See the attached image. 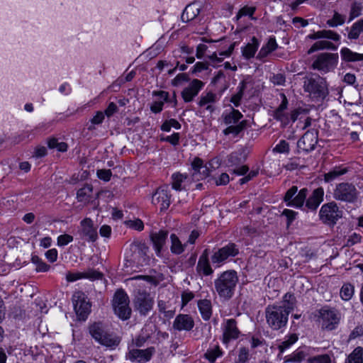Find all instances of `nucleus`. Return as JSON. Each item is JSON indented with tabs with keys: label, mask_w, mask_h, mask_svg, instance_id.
<instances>
[{
	"label": "nucleus",
	"mask_w": 363,
	"mask_h": 363,
	"mask_svg": "<svg viewBox=\"0 0 363 363\" xmlns=\"http://www.w3.org/2000/svg\"><path fill=\"white\" fill-rule=\"evenodd\" d=\"M295 298L292 294H286L279 305L268 306L266 308V320L273 330L284 327L288 321L289 314L294 308Z\"/></svg>",
	"instance_id": "f257e3e1"
},
{
	"label": "nucleus",
	"mask_w": 363,
	"mask_h": 363,
	"mask_svg": "<svg viewBox=\"0 0 363 363\" xmlns=\"http://www.w3.org/2000/svg\"><path fill=\"white\" fill-rule=\"evenodd\" d=\"M238 282L237 272L234 270H228L221 273L215 279V289L220 298L228 300L233 296Z\"/></svg>",
	"instance_id": "f03ea898"
},
{
	"label": "nucleus",
	"mask_w": 363,
	"mask_h": 363,
	"mask_svg": "<svg viewBox=\"0 0 363 363\" xmlns=\"http://www.w3.org/2000/svg\"><path fill=\"white\" fill-rule=\"evenodd\" d=\"M308 38L311 40H319L315 42L308 50V53L311 54L313 52L320 50H335L337 47L330 41L321 39H329L334 41H339L340 39V35L331 30H321L317 32H313L308 35Z\"/></svg>",
	"instance_id": "7ed1b4c3"
},
{
	"label": "nucleus",
	"mask_w": 363,
	"mask_h": 363,
	"mask_svg": "<svg viewBox=\"0 0 363 363\" xmlns=\"http://www.w3.org/2000/svg\"><path fill=\"white\" fill-rule=\"evenodd\" d=\"M243 115L237 109L232 108L230 112L225 111L222 114L223 123L226 128L223 130L225 135H232L235 137L245 128L247 121H241Z\"/></svg>",
	"instance_id": "20e7f679"
},
{
	"label": "nucleus",
	"mask_w": 363,
	"mask_h": 363,
	"mask_svg": "<svg viewBox=\"0 0 363 363\" xmlns=\"http://www.w3.org/2000/svg\"><path fill=\"white\" fill-rule=\"evenodd\" d=\"M303 89L312 98H325L328 94L325 79L318 74L307 75L303 78Z\"/></svg>",
	"instance_id": "39448f33"
},
{
	"label": "nucleus",
	"mask_w": 363,
	"mask_h": 363,
	"mask_svg": "<svg viewBox=\"0 0 363 363\" xmlns=\"http://www.w3.org/2000/svg\"><path fill=\"white\" fill-rule=\"evenodd\" d=\"M358 190L355 185L349 182H341L336 185L333 198L342 202L354 203L358 198Z\"/></svg>",
	"instance_id": "423d86ee"
},
{
	"label": "nucleus",
	"mask_w": 363,
	"mask_h": 363,
	"mask_svg": "<svg viewBox=\"0 0 363 363\" xmlns=\"http://www.w3.org/2000/svg\"><path fill=\"white\" fill-rule=\"evenodd\" d=\"M342 217V211L335 201L323 204L319 211L320 220L328 225H334Z\"/></svg>",
	"instance_id": "0eeeda50"
},
{
	"label": "nucleus",
	"mask_w": 363,
	"mask_h": 363,
	"mask_svg": "<svg viewBox=\"0 0 363 363\" xmlns=\"http://www.w3.org/2000/svg\"><path fill=\"white\" fill-rule=\"evenodd\" d=\"M113 308L116 315L121 319L130 318L131 310L129 307L128 296L123 290H118L113 298Z\"/></svg>",
	"instance_id": "6e6552de"
},
{
	"label": "nucleus",
	"mask_w": 363,
	"mask_h": 363,
	"mask_svg": "<svg viewBox=\"0 0 363 363\" xmlns=\"http://www.w3.org/2000/svg\"><path fill=\"white\" fill-rule=\"evenodd\" d=\"M239 254V248L237 245L230 242L226 245L214 251L211 257V262L220 267L228 259L234 257Z\"/></svg>",
	"instance_id": "1a4fd4ad"
},
{
	"label": "nucleus",
	"mask_w": 363,
	"mask_h": 363,
	"mask_svg": "<svg viewBox=\"0 0 363 363\" xmlns=\"http://www.w3.org/2000/svg\"><path fill=\"white\" fill-rule=\"evenodd\" d=\"M337 54L322 53L314 60L312 67L323 73H327L335 68L337 63Z\"/></svg>",
	"instance_id": "9d476101"
},
{
	"label": "nucleus",
	"mask_w": 363,
	"mask_h": 363,
	"mask_svg": "<svg viewBox=\"0 0 363 363\" xmlns=\"http://www.w3.org/2000/svg\"><path fill=\"white\" fill-rule=\"evenodd\" d=\"M74 309L80 320H85L90 312L91 304L85 294L81 291L75 292L72 296Z\"/></svg>",
	"instance_id": "9b49d317"
},
{
	"label": "nucleus",
	"mask_w": 363,
	"mask_h": 363,
	"mask_svg": "<svg viewBox=\"0 0 363 363\" xmlns=\"http://www.w3.org/2000/svg\"><path fill=\"white\" fill-rule=\"evenodd\" d=\"M319 313L323 328L328 330L336 328L340 320V313L336 310L324 307Z\"/></svg>",
	"instance_id": "f8f14e48"
},
{
	"label": "nucleus",
	"mask_w": 363,
	"mask_h": 363,
	"mask_svg": "<svg viewBox=\"0 0 363 363\" xmlns=\"http://www.w3.org/2000/svg\"><path fill=\"white\" fill-rule=\"evenodd\" d=\"M237 321L234 318L226 319L222 325L223 330V342L225 345L228 344L231 340H236L240 335V331L238 328Z\"/></svg>",
	"instance_id": "ddd939ff"
},
{
	"label": "nucleus",
	"mask_w": 363,
	"mask_h": 363,
	"mask_svg": "<svg viewBox=\"0 0 363 363\" xmlns=\"http://www.w3.org/2000/svg\"><path fill=\"white\" fill-rule=\"evenodd\" d=\"M318 143V130L311 129L304 133L297 143V147L303 152H311L313 150Z\"/></svg>",
	"instance_id": "4468645a"
},
{
	"label": "nucleus",
	"mask_w": 363,
	"mask_h": 363,
	"mask_svg": "<svg viewBox=\"0 0 363 363\" xmlns=\"http://www.w3.org/2000/svg\"><path fill=\"white\" fill-rule=\"evenodd\" d=\"M152 202L154 205L159 206L161 211L167 209L170 204L167 188H158L152 196Z\"/></svg>",
	"instance_id": "2eb2a0df"
},
{
	"label": "nucleus",
	"mask_w": 363,
	"mask_h": 363,
	"mask_svg": "<svg viewBox=\"0 0 363 363\" xmlns=\"http://www.w3.org/2000/svg\"><path fill=\"white\" fill-rule=\"evenodd\" d=\"M93 333L94 339L96 342L102 346L109 348L110 350H114L120 342V338L115 333L111 331L102 339L97 332V330H93Z\"/></svg>",
	"instance_id": "dca6fc26"
},
{
	"label": "nucleus",
	"mask_w": 363,
	"mask_h": 363,
	"mask_svg": "<svg viewBox=\"0 0 363 363\" xmlns=\"http://www.w3.org/2000/svg\"><path fill=\"white\" fill-rule=\"evenodd\" d=\"M93 333L94 339L96 342L102 346L109 348L110 350H114L120 342V338L115 333L111 331L102 339L97 332V330H93Z\"/></svg>",
	"instance_id": "f3484780"
},
{
	"label": "nucleus",
	"mask_w": 363,
	"mask_h": 363,
	"mask_svg": "<svg viewBox=\"0 0 363 363\" xmlns=\"http://www.w3.org/2000/svg\"><path fill=\"white\" fill-rule=\"evenodd\" d=\"M204 84L199 79H193L189 86L182 92V96L185 102H190L199 94Z\"/></svg>",
	"instance_id": "a211bd4d"
},
{
	"label": "nucleus",
	"mask_w": 363,
	"mask_h": 363,
	"mask_svg": "<svg viewBox=\"0 0 363 363\" xmlns=\"http://www.w3.org/2000/svg\"><path fill=\"white\" fill-rule=\"evenodd\" d=\"M173 328L182 331H189L194 326L193 318L187 314H179L173 322Z\"/></svg>",
	"instance_id": "6ab92c4d"
},
{
	"label": "nucleus",
	"mask_w": 363,
	"mask_h": 363,
	"mask_svg": "<svg viewBox=\"0 0 363 363\" xmlns=\"http://www.w3.org/2000/svg\"><path fill=\"white\" fill-rule=\"evenodd\" d=\"M282 101L279 107L274 113V118L280 121L283 125H286L290 123L289 115L286 112L288 106V100L285 94L281 95Z\"/></svg>",
	"instance_id": "aec40b11"
},
{
	"label": "nucleus",
	"mask_w": 363,
	"mask_h": 363,
	"mask_svg": "<svg viewBox=\"0 0 363 363\" xmlns=\"http://www.w3.org/2000/svg\"><path fill=\"white\" fill-rule=\"evenodd\" d=\"M153 299L146 291L138 294V310L142 315H145L152 308Z\"/></svg>",
	"instance_id": "412c9836"
},
{
	"label": "nucleus",
	"mask_w": 363,
	"mask_h": 363,
	"mask_svg": "<svg viewBox=\"0 0 363 363\" xmlns=\"http://www.w3.org/2000/svg\"><path fill=\"white\" fill-rule=\"evenodd\" d=\"M323 196L324 190L322 187L314 189L312 194L306 201V206L311 211H315L323 201Z\"/></svg>",
	"instance_id": "4be33fe9"
},
{
	"label": "nucleus",
	"mask_w": 363,
	"mask_h": 363,
	"mask_svg": "<svg viewBox=\"0 0 363 363\" xmlns=\"http://www.w3.org/2000/svg\"><path fill=\"white\" fill-rule=\"evenodd\" d=\"M196 270L198 273L204 276H209L213 274V270L212 269L209 263L208 253L207 250H205L202 255L199 257L196 265Z\"/></svg>",
	"instance_id": "5701e85b"
},
{
	"label": "nucleus",
	"mask_w": 363,
	"mask_h": 363,
	"mask_svg": "<svg viewBox=\"0 0 363 363\" xmlns=\"http://www.w3.org/2000/svg\"><path fill=\"white\" fill-rule=\"evenodd\" d=\"M82 233L89 241L94 242L97 238L96 230L93 226L92 220L89 218H85L81 222Z\"/></svg>",
	"instance_id": "b1692460"
},
{
	"label": "nucleus",
	"mask_w": 363,
	"mask_h": 363,
	"mask_svg": "<svg viewBox=\"0 0 363 363\" xmlns=\"http://www.w3.org/2000/svg\"><path fill=\"white\" fill-rule=\"evenodd\" d=\"M217 101V96L212 92L203 94L199 101V105L201 107H205L206 110L212 113L214 111L213 104Z\"/></svg>",
	"instance_id": "393cba45"
},
{
	"label": "nucleus",
	"mask_w": 363,
	"mask_h": 363,
	"mask_svg": "<svg viewBox=\"0 0 363 363\" xmlns=\"http://www.w3.org/2000/svg\"><path fill=\"white\" fill-rule=\"evenodd\" d=\"M200 13V6L197 4H191L186 6L181 18L184 22L194 20Z\"/></svg>",
	"instance_id": "a878e982"
},
{
	"label": "nucleus",
	"mask_w": 363,
	"mask_h": 363,
	"mask_svg": "<svg viewBox=\"0 0 363 363\" xmlns=\"http://www.w3.org/2000/svg\"><path fill=\"white\" fill-rule=\"evenodd\" d=\"M167 235V231L164 230H160V232L152 235L151 239L157 255H160L161 250L166 242Z\"/></svg>",
	"instance_id": "bb28decb"
},
{
	"label": "nucleus",
	"mask_w": 363,
	"mask_h": 363,
	"mask_svg": "<svg viewBox=\"0 0 363 363\" xmlns=\"http://www.w3.org/2000/svg\"><path fill=\"white\" fill-rule=\"evenodd\" d=\"M342 60L347 62L363 61V54L352 51L348 48H342L340 50Z\"/></svg>",
	"instance_id": "cd10ccee"
},
{
	"label": "nucleus",
	"mask_w": 363,
	"mask_h": 363,
	"mask_svg": "<svg viewBox=\"0 0 363 363\" xmlns=\"http://www.w3.org/2000/svg\"><path fill=\"white\" fill-rule=\"evenodd\" d=\"M259 43L255 37L251 40V43H247L245 46L242 48V54L245 59H250L253 57L259 48Z\"/></svg>",
	"instance_id": "c85d7f7f"
},
{
	"label": "nucleus",
	"mask_w": 363,
	"mask_h": 363,
	"mask_svg": "<svg viewBox=\"0 0 363 363\" xmlns=\"http://www.w3.org/2000/svg\"><path fill=\"white\" fill-rule=\"evenodd\" d=\"M172 188L177 191H181L182 189H186V183L189 182L187 177L186 175L177 173L173 174L172 176Z\"/></svg>",
	"instance_id": "c756f323"
},
{
	"label": "nucleus",
	"mask_w": 363,
	"mask_h": 363,
	"mask_svg": "<svg viewBox=\"0 0 363 363\" xmlns=\"http://www.w3.org/2000/svg\"><path fill=\"white\" fill-rule=\"evenodd\" d=\"M198 307L203 319L208 320L212 315L211 303L209 300L203 299L198 302Z\"/></svg>",
	"instance_id": "7c9ffc66"
},
{
	"label": "nucleus",
	"mask_w": 363,
	"mask_h": 363,
	"mask_svg": "<svg viewBox=\"0 0 363 363\" xmlns=\"http://www.w3.org/2000/svg\"><path fill=\"white\" fill-rule=\"evenodd\" d=\"M308 194V189L306 188L301 189L297 195L291 201L287 203L288 206H293L296 208H300L303 206L304 202L306 201V196Z\"/></svg>",
	"instance_id": "2f4dec72"
},
{
	"label": "nucleus",
	"mask_w": 363,
	"mask_h": 363,
	"mask_svg": "<svg viewBox=\"0 0 363 363\" xmlns=\"http://www.w3.org/2000/svg\"><path fill=\"white\" fill-rule=\"evenodd\" d=\"M363 33V18L353 23L348 33L347 38L350 40H357Z\"/></svg>",
	"instance_id": "473e14b6"
},
{
	"label": "nucleus",
	"mask_w": 363,
	"mask_h": 363,
	"mask_svg": "<svg viewBox=\"0 0 363 363\" xmlns=\"http://www.w3.org/2000/svg\"><path fill=\"white\" fill-rule=\"evenodd\" d=\"M170 239L172 242L170 247L171 252L176 255L182 254L184 252L186 244H182L179 238L175 234H172L170 235Z\"/></svg>",
	"instance_id": "72a5a7b5"
},
{
	"label": "nucleus",
	"mask_w": 363,
	"mask_h": 363,
	"mask_svg": "<svg viewBox=\"0 0 363 363\" xmlns=\"http://www.w3.org/2000/svg\"><path fill=\"white\" fill-rule=\"evenodd\" d=\"M138 281H143L138 285L141 286V285L144 286L145 289H150L152 286H156L157 285V281L155 277L149 275H138L137 277Z\"/></svg>",
	"instance_id": "f704fd0d"
},
{
	"label": "nucleus",
	"mask_w": 363,
	"mask_h": 363,
	"mask_svg": "<svg viewBox=\"0 0 363 363\" xmlns=\"http://www.w3.org/2000/svg\"><path fill=\"white\" fill-rule=\"evenodd\" d=\"M223 352L218 345H215L208 348L204 354V357L208 360L209 362L213 363L216 358L221 357Z\"/></svg>",
	"instance_id": "c9c22d12"
},
{
	"label": "nucleus",
	"mask_w": 363,
	"mask_h": 363,
	"mask_svg": "<svg viewBox=\"0 0 363 363\" xmlns=\"http://www.w3.org/2000/svg\"><path fill=\"white\" fill-rule=\"evenodd\" d=\"M363 348L356 347L348 356L346 363H363Z\"/></svg>",
	"instance_id": "e433bc0d"
},
{
	"label": "nucleus",
	"mask_w": 363,
	"mask_h": 363,
	"mask_svg": "<svg viewBox=\"0 0 363 363\" xmlns=\"http://www.w3.org/2000/svg\"><path fill=\"white\" fill-rule=\"evenodd\" d=\"M155 352V350L153 347H150L145 350H138V362H148L152 357Z\"/></svg>",
	"instance_id": "4c0bfd02"
},
{
	"label": "nucleus",
	"mask_w": 363,
	"mask_h": 363,
	"mask_svg": "<svg viewBox=\"0 0 363 363\" xmlns=\"http://www.w3.org/2000/svg\"><path fill=\"white\" fill-rule=\"evenodd\" d=\"M345 22V16L335 11L333 17L326 22L327 25L331 28H335L342 26Z\"/></svg>",
	"instance_id": "58836bf2"
},
{
	"label": "nucleus",
	"mask_w": 363,
	"mask_h": 363,
	"mask_svg": "<svg viewBox=\"0 0 363 363\" xmlns=\"http://www.w3.org/2000/svg\"><path fill=\"white\" fill-rule=\"evenodd\" d=\"M89 333L94 338L93 330H97V332L101 337V339L106 335L110 331L108 328L101 323H94L89 326Z\"/></svg>",
	"instance_id": "ea45409f"
},
{
	"label": "nucleus",
	"mask_w": 363,
	"mask_h": 363,
	"mask_svg": "<svg viewBox=\"0 0 363 363\" xmlns=\"http://www.w3.org/2000/svg\"><path fill=\"white\" fill-rule=\"evenodd\" d=\"M245 87H246V82L245 81H242L238 86V93L234 94L230 99V101L235 105V106H236V107L239 106L240 101L241 99L242 98L244 90L245 89Z\"/></svg>",
	"instance_id": "a19ab883"
},
{
	"label": "nucleus",
	"mask_w": 363,
	"mask_h": 363,
	"mask_svg": "<svg viewBox=\"0 0 363 363\" xmlns=\"http://www.w3.org/2000/svg\"><path fill=\"white\" fill-rule=\"evenodd\" d=\"M92 191V187L90 185H86L78 190L77 197L79 201H86Z\"/></svg>",
	"instance_id": "79ce46f5"
},
{
	"label": "nucleus",
	"mask_w": 363,
	"mask_h": 363,
	"mask_svg": "<svg viewBox=\"0 0 363 363\" xmlns=\"http://www.w3.org/2000/svg\"><path fill=\"white\" fill-rule=\"evenodd\" d=\"M298 340V337L296 334H291L289 336L286 337V338L282 341L279 345V349L281 352H284L286 349H288L291 345L295 343Z\"/></svg>",
	"instance_id": "37998d69"
},
{
	"label": "nucleus",
	"mask_w": 363,
	"mask_h": 363,
	"mask_svg": "<svg viewBox=\"0 0 363 363\" xmlns=\"http://www.w3.org/2000/svg\"><path fill=\"white\" fill-rule=\"evenodd\" d=\"M354 294V287L350 284H344L340 290V296L345 301H349Z\"/></svg>",
	"instance_id": "c03bdc74"
},
{
	"label": "nucleus",
	"mask_w": 363,
	"mask_h": 363,
	"mask_svg": "<svg viewBox=\"0 0 363 363\" xmlns=\"http://www.w3.org/2000/svg\"><path fill=\"white\" fill-rule=\"evenodd\" d=\"M346 172H347V169L345 168V169L335 168L333 170H332L325 174V181L326 182H330L334 180L337 177L343 175Z\"/></svg>",
	"instance_id": "a18cd8bd"
},
{
	"label": "nucleus",
	"mask_w": 363,
	"mask_h": 363,
	"mask_svg": "<svg viewBox=\"0 0 363 363\" xmlns=\"http://www.w3.org/2000/svg\"><path fill=\"white\" fill-rule=\"evenodd\" d=\"M242 162V152H235L228 157V164L229 166H237Z\"/></svg>",
	"instance_id": "49530a36"
},
{
	"label": "nucleus",
	"mask_w": 363,
	"mask_h": 363,
	"mask_svg": "<svg viewBox=\"0 0 363 363\" xmlns=\"http://www.w3.org/2000/svg\"><path fill=\"white\" fill-rule=\"evenodd\" d=\"M362 6L357 2H354L352 4L349 21H352L354 18L359 16L362 14Z\"/></svg>",
	"instance_id": "de8ad7c7"
},
{
	"label": "nucleus",
	"mask_w": 363,
	"mask_h": 363,
	"mask_svg": "<svg viewBox=\"0 0 363 363\" xmlns=\"http://www.w3.org/2000/svg\"><path fill=\"white\" fill-rule=\"evenodd\" d=\"M135 257L133 253H129L128 252L125 254L124 259V267L125 268V272H129V268L132 269V268L135 266Z\"/></svg>",
	"instance_id": "09e8293b"
},
{
	"label": "nucleus",
	"mask_w": 363,
	"mask_h": 363,
	"mask_svg": "<svg viewBox=\"0 0 363 363\" xmlns=\"http://www.w3.org/2000/svg\"><path fill=\"white\" fill-rule=\"evenodd\" d=\"M309 363H331V357L330 355L325 354H320L316 355L315 357H313L308 359Z\"/></svg>",
	"instance_id": "8fccbe9b"
},
{
	"label": "nucleus",
	"mask_w": 363,
	"mask_h": 363,
	"mask_svg": "<svg viewBox=\"0 0 363 363\" xmlns=\"http://www.w3.org/2000/svg\"><path fill=\"white\" fill-rule=\"evenodd\" d=\"M273 152L278 153H286L289 152V143L284 140H281L273 149Z\"/></svg>",
	"instance_id": "3c124183"
},
{
	"label": "nucleus",
	"mask_w": 363,
	"mask_h": 363,
	"mask_svg": "<svg viewBox=\"0 0 363 363\" xmlns=\"http://www.w3.org/2000/svg\"><path fill=\"white\" fill-rule=\"evenodd\" d=\"M105 117V114L102 111H98L95 114V116L91 119V125L89 127V130L94 129L93 125H99L101 124Z\"/></svg>",
	"instance_id": "603ef678"
},
{
	"label": "nucleus",
	"mask_w": 363,
	"mask_h": 363,
	"mask_svg": "<svg viewBox=\"0 0 363 363\" xmlns=\"http://www.w3.org/2000/svg\"><path fill=\"white\" fill-rule=\"evenodd\" d=\"M73 241V237L68 234L60 235L57 238V245L63 247Z\"/></svg>",
	"instance_id": "864d4df0"
},
{
	"label": "nucleus",
	"mask_w": 363,
	"mask_h": 363,
	"mask_svg": "<svg viewBox=\"0 0 363 363\" xmlns=\"http://www.w3.org/2000/svg\"><path fill=\"white\" fill-rule=\"evenodd\" d=\"M180 135L178 133H174L172 135L161 137V141L168 142L173 145H177L179 144Z\"/></svg>",
	"instance_id": "5fc2aeb1"
},
{
	"label": "nucleus",
	"mask_w": 363,
	"mask_h": 363,
	"mask_svg": "<svg viewBox=\"0 0 363 363\" xmlns=\"http://www.w3.org/2000/svg\"><path fill=\"white\" fill-rule=\"evenodd\" d=\"M359 337H363V325H357L354 328L349 335L348 341H351Z\"/></svg>",
	"instance_id": "6e6d98bb"
},
{
	"label": "nucleus",
	"mask_w": 363,
	"mask_h": 363,
	"mask_svg": "<svg viewBox=\"0 0 363 363\" xmlns=\"http://www.w3.org/2000/svg\"><path fill=\"white\" fill-rule=\"evenodd\" d=\"M270 81L274 85L283 86L285 84L286 79L283 74L279 73V74H274L270 78Z\"/></svg>",
	"instance_id": "4d7b16f0"
},
{
	"label": "nucleus",
	"mask_w": 363,
	"mask_h": 363,
	"mask_svg": "<svg viewBox=\"0 0 363 363\" xmlns=\"http://www.w3.org/2000/svg\"><path fill=\"white\" fill-rule=\"evenodd\" d=\"M96 175L100 179L108 182L111 179L112 173L110 169H99L96 172Z\"/></svg>",
	"instance_id": "13d9d810"
},
{
	"label": "nucleus",
	"mask_w": 363,
	"mask_h": 363,
	"mask_svg": "<svg viewBox=\"0 0 363 363\" xmlns=\"http://www.w3.org/2000/svg\"><path fill=\"white\" fill-rule=\"evenodd\" d=\"M255 11V7L244 6L239 11V12L237 15V18H240V17H242L243 16H248L252 17L253 16Z\"/></svg>",
	"instance_id": "bf43d9fd"
},
{
	"label": "nucleus",
	"mask_w": 363,
	"mask_h": 363,
	"mask_svg": "<svg viewBox=\"0 0 363 363\" xmlns=\"http://www.w3.org/2000/svg\"><path fill=\"white\" fill-rule=\"evenodd\" d=\"M284 168L286 170L293 171L296 169L297 168L303 167V165H301L299 163V159L291 160L286 164H284Z\"/></svg>",
	"instance_id": "052dcab7"
},
{
	"label": "nucleus",
	"mask_w": 363,
	"mask_h": 363,
	"mask_svg": "<svg viewBox=\"0 0 363 363\" xmlns=\"http://www.w3.org/2000/svg\"><path fill=\"white\" fill-rule=\"evenodd\" d=\"M297 191L298 188L296 186H293L286 191L284 196V201L286 202V204L293 200Z\"/></svg>",
	"instance_id": "680f3d73"
},
{
	"label": "nucleus",
	"mask_w": 363,
	"mask_h": 363,
	"mask_svg": "<svg viewBox=\"0 0 363 363\" xmlns=\"http://www.w3.org/2000/svg\"><path fill=\"white\" fill-rule=\"evenodd\" d=\"M249 351L245 347H241L239 350L238 361V362L245 363L248 359Z\"/></svg>",
	"instance_id": "e2e57ef3"
},
{
	"label": "nucleus",
	"mask_w": 363,
	"mask_h": 363,
	"mask_svg": "<svg viewBox=\"0 0 363 363\" xmlns=\"http://www.w3.org/2000/svg\"><path fill=\"white\" fill-rule=\"evenodd\" d=\"M191 165L194 172L193 175L195 177L196 174V172H201V169L204 164L201 159L196 157L192 162Z\"/></svg>",
	"instance_id": "0e129e2a"
},
{
	"label": "nucleus",
	"mask_w": 363,
	"mask_h": 363,
	"mask_svg": "<svg viewBox=\"0 0 363 363\" xmlns=\"http://www.w3.org/2000/svg\"><path fill=\"white\" fill-rule=\"evenodd\" d=\"M57 250L55 248L50 249L45 252V257L50 262H54L57 259Z\"/></svg>",
	"instance_id": "69168bd1"
},
{
	"label": "nucleus",
	"mask_w": 363,
	"mask_h": 363,
	"mask_svg": "<svg viewBox=\"0 0 363 363\" xmlns=\"http://www.w3.org/2000/svg\"><path fill=\"white\" fill-rule=\"evenodd\" d=\"M229 175L227 173H222L216 180V184L217 186L226 185L229 182Z\"/></svg>",
	"instance_id": "338daca9"
},
{
	"label": "nucleus",
	"mask_w": 363,
	"mask_h": 363,
	"mask_svg": "<svg viewBox=\"0 0 363 363\" xmlns=\"http://www.w3.org/2000/svg\"><path fill=\"white\" fill-rule=\"evenodd\" d=\"M282 215L287 218L288 225H290L291 223L295 219L296 213L292 210L284 209L282 212Z\"/></svg>",
	"instance_id": "774afa93"
}]
</instances>
